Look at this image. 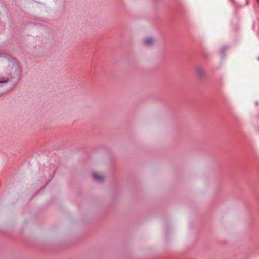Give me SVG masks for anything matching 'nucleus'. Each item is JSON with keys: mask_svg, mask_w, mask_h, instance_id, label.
I'll list each match as a JSON object with an SVG mask.
<instances>
[{"mask_svg": "<svg viewBox=\"0 0 259 259\" xmlns=\"http://www.w3.org/2000/svg\"><path fill=\"white\" fill-rule=\"evenodd\" d=\"M93 176L95 180L99 181H102L104 179V177L100 174H97L96 172L93 173Z\"/></svg>", "mask_w": 259, "mask_h": 259, "instance_id": "1", "label": "nucleus"}, {"mask_svg": "<svg viewBox=\"0 0 259 259\" xmlns=\"http://www.w3.org/2000/svg\"><path fill=\"white\" fill-rule=\"evenodd\" d=\"M144 42L147 45H150L153 42V39L152 37H148L145 39Z\"/></svg>", "mask_w": 259, "mask_h": 259, "instance_id": "4", "label": "nucleus"}, {"mask_svg": "<svg viewBox=\"0 0 259 259\" xmlns=\"http://www.w3.org/2000/svg\"><path fill=\"white\" fill-rule=\"evenodd\" d=\"M197 73L200 76V77H203L204 75V70L203 69L201 68V67H198L197 68Z\"/></svg>", "mask_w": 259, "mask_h": 259, "instance_id": "2", "label": "nucleus"}, {"mask_svg": "<svg viewBox=\"0 0 259 259\" xmlns=\"http://www.w3.org/2000/svg\"><path fill=\"white\" fill-rule=\"evenodd\" d=\"M8 81V77L0 76V83H7Z\"/></svg>", "mask_w": 259, "mask_h": 259, "instance_id": "3", "label": "nucleus"}, {"mask_svg": "<svg viewBox=\"0 0 259 259\" xmlns=\"http://www.w3.org/2000/svg\"><path fill=\"white\" fill-rule=\"evenodd\" d=\"M258 3L259 4V0H257Z\"/></svg>", "mask_w": 259, "mask_h": 259, "instance_id": "5", "label": "nucleus"}]
</instances>
